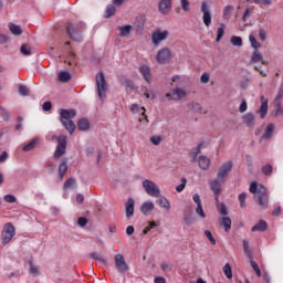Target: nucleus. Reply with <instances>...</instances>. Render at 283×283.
I'll return each instance as SVG.
<instances>
[{"label": "nucleus", "instance_id": "obj_1", "mask_svg": "<svg viewBox=\"0 0 283 283\" xmlns=\"http://www.w3.org/2000/svg\"><path fill=\"white\" fill-rule=\"evenodd\" d=\"M72 118H76V109H60V122L62 123L63 127L69 132L70 136L76 132V124L72 120Z\"/></svg>", "mask_w": 283, "mask_h": 283}, {"label": "nucleus", "instance_id": "obj_2", "mask_svg": "<svg viewBox=\"0 0 283 283\" xmlns=\"http://www.w3.org/2000/svg\"><path fill=\"white\" fill-rule=\"evenodd\" d=\"M250 193H254V200L260 205V207H263V209L269 207V193L264 186H258L256 182H252L250 185Z\"/></svg>", "mask_w": 283, "mask_h": 283}, {"label": "nucleus", "instance_id": "obj_3", "mask_svg": "<svg viewBox=\"0 0 283 283\" xmlns=\"http://www.w3.org/2000/svg\"><path fill=\"white\" fill-rule=\"evenodd\" d=\"M85 25H83V22H69L66 24V32L71 39V41H75L77 43H81L83 41V30Z\"/></svg>", "mask_w": 283, "mask_h": 283}, {"label": "nucleus", "instance_id": "obj_4", "mask_svg": "<svg viewBox=\"0 0 283 283\" xmlns=\"http://www.w3.org/2000/svg\"><path fill=\"white\" fill-rule=\"evenodd\" d=\"M52 139L57 140V146L54 151V158H61V156H65V151H67V136L61 135L56 136L54 135Z\"/></svg>", "mask_w": 283, "mask_h": 283}, {"label": "nucleus", "instance_id": "obj_5", "mask_svg": "<svg viewBox=\"0 0 283 283\" xmlns=\"http://www.w3.org/2000/svg\"><path fill=\"white\" fill-rule=\"evenodd\" d=\"M115 269L119 275H125L129 271V264L125 261V255L118 253L114 255Z\"/></svg>", "mask_w": 283, "mask_h": 283}, {"label": "nucleus", "instance_id": "obj_6", "mask_svg": "<svg viewBox=\"0 0 283 283\" xmlns=\"http://www.w3.org/2000/svg\"><path fill=\"white\" fill-rule=\"evenodd\" d=\"M143 187L146 193H148V196H151V198H160V188L158 187V185H156V182L149 179H145L143 181Z\"/></svg>", "mask_w": 283, "mask_h": 283}, {"label": "nucleus", "instance_id": "obj_7", "mask_svg": "<svg viewBox=\"0 0 283 283\" xmlns=\"http://www.w3.org/2000/svg\"><path fill=\"white\" fill-rule=\"evenodd\" d=\"M17 235V229L11 222L6 223L1 233L2 244H8Z\"/></svg>", "mask_w": 283, "mask_h": 283}, {"label": "nucleus", "instance_id": "obj_8", "mask_svg": "<svg viewBox=\"0 0 283 283\" xmlns=\"http://www.w3.org/2000/svg\"><path fill=\"white\" fill-rule=\"evenodd\" d=\"M96 86H97V94L99 98H105V94L107 92V83L105 82V74L99 72L96 75Z\"/></svg>", "mask_w": 283, "mask_h": 283}, {"label": "nucleus", "instance_id": "obj_9", "mask_svg": "<svg viewBox=\"0 0 283 283\" xmlns=\"http://www.w3.org/2000/svg\"><path fill=\"white\" fill-rule=\"evenodd\" d=\"M171 59V51L167 48H163L160 51H158L156 55L157 63L159 65H165V63H169V60Z\"/></svg>", "mask_w": 283, "mask_h": 283}, {"label": "nucleus", "instance_id": "obj_10", "mask_svg": "<svg viewBox=\"0 0 283 283\" xmlns=\"http://www.w3.org/2000/svg\"><path fill=\"white\" fill-rule=\"evenodd\" d=\"M233 169V161H227L223 164L218 171V178L221 180V182H224V178L231 174V170Z\"/></svg>", "mask_w": 283, "mask_h": 283}, {"label": "nucleus", "instance_id": "obj_11", "mask_svg": "<svg viewBox=\"0 0 283 283\" xmlns=\"http://www.w3.org/2000/svg\"><path fill=\"white\" fill-rule=\"evenodd\" d=\"M167 36H169V31L156 30L151 34V43H153V45H160V43H163V41H166Z\"/></svg>", "mask_w": 283, "mask_h": 283}, {"label": "nucleus", "instance_id": "obj_12", "mask_svg": "<svg viewBox=\"0 0 283 283\" xmlns=\"http://www.w3.org/2000/svg\"><path fill=\"white\" fill-rule=\"evenodd\" d=\"M202 21L206 28L211 25V9L207 2L201 3Z\"/></svg>", "mask_w": 283, "mask_h": 283}, {"label": "nucleus", "instance_id": "obj_13", "mask_svg": "<svg viewBox=\"0 0 283 283\" xmlns=\"http://www.w3.org/2000/svg\"><path fill=\"white\" fill-rule=\"evenodd\" d=\"M187 96V92L180 87H176L172 93H167L166 98L169 101H180V98H185Z\"/></svg>", "mask_w": 283, "mask_h": 283}, {"label": "nucleus", "instance_id": "obj_14", "mask_svg": "<svg viewBox=\"0 0 283 283\" xmlns=\"http://www.w3.org/2000/svg\"><path fill=\"white\" fill-rule=\"evenodd\" d=\"M260 101H261V106H260V109L256 111V114H260V117L264 119L266 118V114H269V99H266V97L262 95L260 97Z\"/></svg>", "mask_w": 283, "mask_h": 283}, {"label": "nucleus", "instance_id": "obj_15", "mask_svg": "<svg viewBox=\"0 0 283 283\" xmlns=\"http://www.w3.org/2000/svg\"><path fill=\"white\" fill-rule=\"evenodd\" d=\"M174 0H160L158 10L161 14H168L171 12V3Z\"/></svg>", "mask_w": 283, "mask_h": 283}, {"label": "nucleus", "instance_id": "obj_16", "mask_svg": "<svg viewBox=\"0 0 283 283\" xmlns=\"http://www.w3.org/2000/svg\"><path fill=\"white\" fill-rule=\"evenodd\" d=\"M136 206V201H134L133 198H129L125 205V213L126 218L129 220V218L134 217V207Z\"/></svg>", "mask_w": 283, "mask_h": 283}, {"label": "nucleus", "instance_id": "obj_17", "mask_svg": "<svg viewBox=\"0 0 283 283\" xmlns=\"http://www.w3.org/2000/svg\"><path fill=\"white\" fill-rule=\"evenodd\" d=\"M139 73L142 74L144 81H146V83L151 84V69L147 65H142L139 67Z\"/></svg>", "mask_w": 283, "mask_h": 283}, {"label": "nucleus", "instance_id": "obj_18", "mask_svg": "<svg viewBox=\"0 0 283 283\" xmlns=\"http://www.w3.org/2000/svg\"><path fill=\"white\" fill-rule=\"evenodd\" d=\"M157 205L161 208V209H166V211H169V209H171V203L169 202L168 199H166L165 196H160L157 197Z\"/></svg>", "mask_w": 283, "mask_h": 283}, {"label": "nucleus", "instance_id": "obj_19", "mask_svg": "<svg viewBox=\"0 0 283 283\" xmlns=\"http://www.w3.org/2000/svg\"><path fill=\"white\" fill-rule=\"evenodd\" d=\"M154 209H155V206H154V202L151 201L144 202L140 207V211L144 216H149L151 211H154Z\"/></svg>", "mask_w": 283, "mask_h": 283}, {"label": "nucleus", "instance_id": "obj_20", "mask_svg": "<svg viewBox=\"0 0 283 283\" xmlns=\"http://www.w3.org/2000/svg\"><path fill=\"white\" fill-rule=\"evenodd\" d=\"M78 132H90V120L87 118H81L77 122Z\"/></svg>", "mask_w": 283, "mask_h": 283}, {"label": "nucleus", "instance_id": "obj_21", "mask_svg": "<svg viewBox=\"0 0 283 283\" xmlns=\"http://www.w3.org/2000/svg\"><path fill=\"white\" fill-rule=\"evenodd\" d=\"M273 132H275V125L270 124L266 127L263 136L261 137V140H271V138L273 137Z\"/></svg>", "mask_w": 283, "mask_h": 283}, {"label": "nucleus", "instance_id": "obj_22", "mask_svg": "<svg viewBox=\"0 0 283 283\" xmlns=\"http://www.w3.org/2000/svg\"><path fill=\"white\" fill-rule=\"evenodd\" d=\"M67 171V158L62 159L61 164L59 165V178L60 180H63V177L65 176Z\"/></svg>", "mask_w": 283, "mask_h": 283}, {"label": "nucleus", "instance_id": "obj_23", "mask_svg": "<svg viewBox=\"0 0 283 283\" xmlns=\"http://www.w3.org/2000/svg\"><path fill=\"white\" fill-rule=\"evenodd\" d=\"M210 189L213 191L214 196H220V193H222L220 181L218 179L211 181Z\"/></svg>", "mask_w": 283, "mask_h": 283}, {"label": "nucleus", "instance_id": "obj_24", "mask_svg": "<svg viewBox=\"0 0 283 283\" xmlns=\"http://www.w3.org/2000/svg\"><path fill=\"white\" fill-rule=\"evenodd\" d=\"M243 123H245L248 127H253V125H255V115L252 113H247L243 115Z\"/></svg>", "mask_w": 283, "mask_h": 283}, {"label": "nucleus", "instance_id": "obj_25", "mask_svg": "<svg viewBox=\"0 0 283 283\" xmlns=\"http://www.w3.org/2000/svg\"><path fill=\"white\" fill-rule=\"evenodd\" d=\"M211 165V161L207 156H200L199 157V167L200 169H203V171H207L209 169V166Z\"/></svg>", "mask_w": 283, "mask_h": 283}, {"label": "nucleus", "instance_id": "obj_26", "mask_svg": "<svg viewBox=\"0 0 283 283\" xmlns=\"http://www.w3.org/2000/svg\"><path fill=\"white\" fill-rule=\"evenodd\" d=\"M132 30H134V28L130 24L119 27V36H122V38L129 36V34L132 33Z\"/></svg>", "mask_w": 283, "mask_h": 283}, {"label": "nucleus", "instance_id": "obj_27", "mask_svg": "<svg viewBox=\"0 0 283 283\" xmlns=\"http://www.w3.org/2000/svg\"><path fill=\"white\" fill-rule=\"evenodd\" d=\"M9 30L11 34H14V36H21L23 34V30H21V27L12 22L9 23Z\"/></svg>", "mask_w": 283, "mask_h": 283}, {"label": "nucleus", "instance_id": "obj_28", "mask_svg": "<svg viewBox=\"0 0 283 283\" xmlns=\"http://www.w3.org/2000/svg\"><path fill=\"white\" fill-rule=\"evenodd\" d=\"M57 77L61 83H70V81H72V74L67 71L60 72Z\"/></svg>", "mask_w": 283, "mask_h": 283}, {"label": "nucleus", "instance_id": "obj_29", "mask_svg": "<svg viewBox=\"0 0 283 283\" xmlns=\"http://www.w3.org/2000/svg\"><path fill=\"white\" fill-rule=\"evenodd\" d=\"M269 229V226L266 224V221L260 220L254 227H252L251 231H266Z\"/></svg>", "mask_w": 283, "mask_h": 283}, {"label": "nucleus", "instance_id": "obj_30", "mask_svg": "<svg viewBox=\"0 0 283 283\" xmlns=\"http://www.w3.org/2000/svg\"><path fill=\"white\" fill-rule=\"evenodd\" d=\"M220 224L224 228L226 233H229L231 231V218L223 217L220 221Z\"/></svg>", "mask_w": 283, "mask_h": 283}, {"label": "nucleus", "instance_id": "obj_31", "mask_svg": "<svg viewBox=\"0 0 283 283\" xmlns=\"http://www.w3.org/2000/svg\"><path fill=\"white\" fill-rule=\"evenodd\" d=\"M114 14H116V7L108 4L104 14L105 19H109V17H114Z\"/></svg>", "mask_w": 283, "mask_h": 283}, {"label": "nucleus", "instance_id": "obj_32", "mask_svg": "<svg viewBox=\"0 0 283 283\" xmlns=\"http://www.w3.org/2000/svg\"><path fill=\"white\" fill-rule=\"evenodd\" d=\"M20 52L21 54H23V56H30L32 54V46H30L29 44H22L20 48Z\"/></svg>", "mask_w": 283, "mask_h": 283}, {"label": "nucleus", "instance_id": "obj_33", "mask_svg": "<svg viewBox=\"0 0 283 283\" xmlns=\"http://www.w3.org/2000/svg\"><path fill=\"white\" fill-rule=\"evenodd\" d=\"M29 273H31L33 277H39V266L34 265L32 261L29 262Z\"/></svg>", "mask_w": 283, "mask_h": 283}, {"label": "nucleus", "instance_id": "obj_34", "mask_svg": "<svg viewBox=\"0 0 283 283\" xmlns=\"http://www.w3.org/2000/svg\"><path fill=\"white\" fill-rule=\"evenodd\" d=\"M130 112H133V114H138L142 109V115L145 116V118H147V115H145V107L138 106V104H132L129 107Z\"/></svg>", "mask_w": 283, "mask_h": 283}, {"label": "nucleus", "instance_id": "obj_35", "mask_svg": "<svg viewBox=\"0 0 283 283\" xmlns=\"http://www.w3.org/2000/svg\"><path fill=\"white\" fill-rule=\"evenodd\" d=\"M263 176H272L273 175V166L271 164H266L261 168Z\"/></svg>", "mask_w": 283, "mask_h": 283}, {"label": "nucleus", "instance_id": "obj_36", "mask_svg": "<svg viewBox=\"0 0 283 283\" xmlns=\"http://www.w3.org/2000/svg\"><path fill=\"white\" fill-rule=\"evenodd\" d=\"M233 12V6H226L223 9V19L228 21V19H231V13Z\"/></svg>", "mask_w": 283, "mask_h": 283}, {"label": "nucleus", "instance_id": "obj_37", "mask_svg": "<svg viewBox=\"0 0 283 283\" xmlns=\"http://www.w3.org/2000/svg\"><path fill=\"white\" fill-rule=\"evenodd\" d=\"M189 109H192V112H196L197 114H202V105L198 103H190L188 104Z\"/></svg>", "mask_w": 283, "mask_h": 283}, {"label": "nucleus", "instance_id": "obj_38", "mask_svg": "<svg viewBox=\"0 0 283 283\" xmlns=\"http://www.w3.org/2000/svg\"><path fill=\"white\" fill-rule=\"evenodd\" d=\"M262 59H264V56L260 52L254 51L251 56V63H260Z\"/></svg>", "mask_w": 283, "mask_h": 283}, {"label": "nucleus", "instance_id": "obj_39", "mask_svg": "<svg viewBox=\"0 0 283 283\" xmlns=\"http://www.w3.org/2000/svg\"><path fill=\"white\" fill-rule=\"evenodd\" d=\"M230 43H232L234 48H242V38L232 35L230 39Z\"/></svg>", "mask_w": 283, "mask_h": 283}, {"label": "nucleus", "instance_id": "obj_40", "mask_svg": "<svg viewBox=\"0 0 283 283\" xmlns=\"http://www.w3.org/2000/svg\"><path fill=\"white\" fill-rule=\"evenodd\" d=\"M250 264H251L253 271L255 272V274L258 275V277H262V271H260V266L258 265V262H255L253 259H251Z\"/></svg>", "mask_w": 283, "mask_h": 283}, {"label": "nucleus", "instance_id": "obj_41", "mask_svg": "<svg viewBox=\"0 0 283 283\" xmlns=\"http://www.w3.org/2000/svg\"><path fill=\"white\" fill-rule=\"evenodd\" d=\"M64 189H74V187H76V179L74 178H69L65 182H64Z\"/></svg>", "mask_w": 283, "mask_h": 283}, {"label": "nucleus", "instance_id": "obj_42", "mask_svg": "<svg viewBox=\"0 0 283 283\" xmlns=\"http://www.w3.org/2000/svg\"><path fill=\"white\" fill-rule=\"evenodd\" d=\"M142 91L144 92V96L146 98H156V93L154 91H149V88H147V86L143 87Z\"/></svg>", "mask_w": 283, "mask_h": 283}, {"label": "nucleus", "instance_id": "obj_43", "mask_svg": "<svg viewBox=\"0 0 283 283\" xmlns=\"http://www.w3.org/2000/svg\"><path fill=\"white\" fill-rule=\"evenodd\" d=\"M223 273H224L226 277H228V280H231V277H233V272L231 271V265L229 263H227L223 266Z\"/></svg>", "mask_w": 283, "mask_h": 283}, {"label": "nucleus", "instance_id": "obj_44", "mask_svg": "<svg viewBox=\"0 0 283 283\" xmlns=\"http://www.w3.org/2000/svg\"><path fill=\"white\" fill-rule=\"evenodd\" d=\"M18 92L20 96H28L30 94V88L23 84L19 85Z\"/></svg>", "mask_w": 283, "mask_h": 283}, {"label": "nucleus", "instance_id": "obj_45", "mask_svg": "<svg viewBox=\"0 0 283 283\" xmlns=\"http://www.w3.org/2000/svg\"><path fill=\"white\" fill-rule=\"evenodd\" d=\"M91 258H93V260H96L97 262H102V264H107V260L98 254V252L91 253Z\"/></svg>", "mask_w": 283, "mask_h": 283}, {"label": "nucleus", "instance_id": "obj_46", "mask_svg": "<svg viewBox=\"0 0 283 283\" xmlns=\"http://www.w3.org/2000/svg\"><path fill=\"white\" fill-rule=\"evenodd\" d=\"M36 147V138L32 139L29 144L23 146V151H32Z\"/></svg>", "mask_w": 283, "mask_h": 283}, {"label": "nucleus", "instance_id": "obj_47", "mask_svg": "<svg viewBox=\"0 0 283 283\" xmlns=\"http://www.w3.org/2000/svg\"><path fill=\"white\" fill-rule=\"evenodd\" d=\"M217 209H218L220 216H229V210L227 209V205H224V203L219 205L218 203Z\"/></svg>", "mask_w": 283, "mask_h": 283}, {"label": "nucleus", "instance_id": "obj_48", "mask_svg": "<svg viewBox=\"0 0 283 283\" xmlns=\"http://www.w3.org/2000/svg\"><path fill=\"white\" fill-rule=\"evenodd\" d=\"M222 36H224V24L218 28L217 39H216L217 43H220V41H222Z\"/></svg>", "mask_w": 283, "mask_h": 283}, {"label": "nucleus", "instance_id": "obj_49", "mask_svg": "<svg viewBox=\"0 0 283 283\" xmlns=\"http://www.w3.org/2000/svg\"><path fill=\"white\" fill-rule=\"evenodd\" d=\"M239 201L241 209H244V207H247V192L239 195Z\"/></svg>", "mask_w": 283, "mask_h": 283}, {"label": "nucleus", "instance_id": "obj_50", "mask_svg": "<svg viewBox=\"0 0 283 283\" xmlns=\"http://www.w3.org/2000/svg\"><path fill=\"white\" fill-rule=\"evenodd\" d=\"M180 3L184 12H189V10H191V4L189 3V0H180Z\"/></svg>", "mask_w": 283, "mask_h": 283}, {"label": "nucleus", "instance_id": "obj_51", "mask_svg": "<svg viewBox=\"0 0 283 283\" xmlns=\"http://www.w3.org/2000/svg\"><path fill=\"white\" fill-rule=\"evenodd\" d=\"M249 41L251 43V46L254 48V50H258V48H261L260 42H258V40H255L253 35L249 36Z\"/></svg>", "mask_w": 283, "mask_h": 283}, {"label": "nucleus", "instance_id": "obj_52", "mask_svg": "<svg viewBox=\"0 0 283 283\" xmlns=\"http://www.w3.org/2000/svg\"><path fill=\"white\" fill-rule=\"evenodd\" d=\"M185 187H187V178H181V185L176 187V191L181 193V191H185Z\"/></svg>", "mask_w": 283, "mask_h": 283}, {"label": "nucleus", "instance_id": "obj_53", "mask_svg": "<svg viewBox=\"0 0 283 283\" xmlns=\"http://www.w3.org/2000/svg\"><path fill=\"white\" fill-rule=\"evenodd\" d=\"M251 1V0H247ZM253 3L262 4V6H273V0H253Z\"/></svg>", "mask_w": 283, "mask_h": 283}, {"label": "nucleus", "instance_id": "obj_54", "mask_svg": "<svg viewBox=\"0 0 283 283\" xmlns=\"http://www.w3.org/2000/svg\"><path fill=\"white\" fill-rule=\"evenodd\" d=\"M202 147H205V143H200V144L198 145V147H196V148L192 149V153H191V154L195 156V158H196V156H198V154H201Z\"/></svg>", "mask_w": 283, "mask_h": 283}, {"label": "nucleus", "instance_id": "obj_55", "mask_svg": "<svg viewBox=\"0 0 283 283\" xmlns=\"http://www.w3.org/2000/svg\"><path fill=\"white\" fill-rule=\"evenodd\" d=\"M4 201L9 202V205H13V202H17V197H14L13 195H6Z\"/></svg>", "mask_w": 283, "mask_h": 283}, {"label": "nucleus", "instance_id": "obj_56", "mask_svg": "<svg viewBox=\"0 0 283 283\" xmlns=\"http://www.w3.org/2000/svg\"><path fill=\"white\" fill-rule=\"evenodd\" d=\"M196 213L200 216V218H207V214H205V210L202 209V203L197 206Z\"/></svg>", "mask_w": 283, "mask_h": 283}, {"label": "nucleus", "instance_id": "obj_57", "mask_svg": "<svg viewBox=\"0 0 283 283\" xmlns=\"http://www.w3.org/2000/svg\"><path fill=\"white\" fill-rule=\"evenodd\" d=\"M184 222H185L188 227H191V224H193V219H191V216L185 213V214H184Z\"/></svg>", "mask_w": 283, "mask_h": 283}, {"label": "nucleus", "instance_id": "obj_58", "mask_svg": "<svg viewBox=\"0 0 283 283\" xmlns=\"http://www.w3.org/2000/svg\"><path fill=\"white\" fill-rule=\"evenodd\" d=\"M150 143L154 145L158 146L160 143H163V137L160 136H153L150 137Z\"/></svg>", "mask_w": 283, "mask_h": 283}, {"label": "nucleus", "instance_id": "obj_59", "mask_svg": "<svg viewBox=\"0 0 283 283\" xmlns=\"http://www.w3.org/2000/svg\"><path fill=\"white\" fill-rule=\"evenodd\" d=\"M205 235L206 238H208V240H210L211 244H216V238H213V234H211V231L206 230Z\"/></svg>", "mask_w": 283, "mask_h": 283}, {"label": "nucleus", "instance_id": "obj_60", "mask_svg": "<svg viewBox=\"0 0 283 283\" xmlns=\"http://www.w3.org/2000/svg\"><path fill=\"white\" fill-rule=\"evenodd\" d=\"M242 242H243L244 252L251 258V249L249 248V241L244 239Z\"/></svg>", "mask_w": 283, "mask_h": 283}, {"label": "nucleus", "instance_id": "obj_61", "mask_svg": "<svg viewBox=\"0 0 283 283\" xmlns=\"http://www.w3.org/2000/svg\"><path fill=\"white\" fill-rule=\"evenodd\" d=\"M247 109H248L247 101L243 99L242 103L239 106V112L241 114H244V112H247Z\"/></svg>", "mask_w": 283, "mask_h": 283}, {"label": "nucleus", "instance_id": "obj_62", "mask_svg": "<svg viewBox=\"0 0 283 283\" xmlns=\"http://www.w3.org/2000/svg\"><path fill=\"white\" fill-rule=\"evenodd\" d=\"M43 112H50L52 109V102H44L42 105Z\"/></svg>", "mask_w": 283, "mask_h": 283}, {"label": "nucleus", "instance_id": "obj_63", "mask_svg": "<svg viewBox=\"0 0 283 283\" xmlns=\"http://www.w3.org/2000/svg\"><path fill=\"white\" fill-rule=\"evenodd\" d=\"M78 227H85L87 224V219L85 217H81L77 219Z\"/></svg>", "mask_w": 283, "mask_h": 283}, {"label": "nucleus", "instance_id": "obj_64", "mask_svg": "<svg viewBox=\"0 0 283 283\" xmlns=\"http://www.w3.org/2000/svg\"><path fill=\"white\" fill-rule=\"evenodd\" d=\"M200 82L203 84L209 83V73H203L200 77Z\"/></svg>", "mask_w": 283, "mask_h": 283}]
</instances>
